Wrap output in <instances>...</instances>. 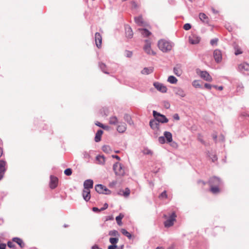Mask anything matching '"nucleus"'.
Returning <instances> with one entry per match:
<instances>
[{"label":"nucleus","mask_w":249,"mask_h":249,"mask_svg":"<svg viewBox=\"0 0 249 249\" xmlns=\"http://www.w3.org/2000/svg\"><path fill=\"white\" fill-rule=\"evenodd\" d=\"M58 182V179L57 177L51 175L50 176V187L53 189L55 188Z\"/></svg>","instance_id":"nucleus-15"},{"label":"nucleus","mask_w":249,"mask_h":249,"mask_svg":"<svg viewBox=\"0 0 249 249\" xmlns=\"http://www.w3.org/2000/svg\"><path fill=\"white\" fill-rule=\"evenodd\" d=\"M83 158L86 159H89L90 158V155L89 152L85 151L83 153Z\"/></svg>","instance_id":"nucleus-48"},{"label":"nucleus","mask_w":249,"mask_h":249,"mask_svg":"<svg viewBox=\"0 0 249 249\" xmlns=\"http://www.w3.org/2000/svg\"><path fill=\"white\" fill-rule=\"evenodd\" d=\"M6 245L5 244H0V249H5Z\"/></svg>","instance_id":"nucleus-57"},{"label":"nucleus","mask_w":249,"mask_h":249,"mask_svg":"<svg viewBox=\"0 0 249 249\" xmlns=\"http://www.w3.org/2000/svg\"><path fill=\"white\" fill-rule=\"evenodd\" d=\"M118 241V238H110L109 239V241L112 245H115L117 243Z\"/></svg>","instance_id":"nucleus-45"},{"label":"nucleus","mask_w":249,"mask_h":249,"mask_svg":"<svg viewBox=\"0 0 249 249\" xmlns=\"http://www.w3.org/2000/svg\"><path fill=\"white\" fill-rule=\"evenodd\" d=\"M64 174L67 176H71L72 174V170L71 168H67L64 171Z\"/></svg>","instance_id":"nucleus-46"},{"label":"nucleus","mask_w":249,"mask_h":249,"mask_svg":"<svg viewBox=\"0 0 249 249\" xmlns=\"http://www.w3.org/2000/svg\"><path fill=\"white\" fill-rule=\"evenodd\" d=\"M196 72L202 79L208 82L213 81L212 77L210 75L208 71H201L199 69H196Z\"/></svg>","instance_id":"nucleus-4"},{"label":"nucleus","mask_w":249,"mask_h":249,"mask_svg":"<svg viewBox=\"0 0 249 249\" xmlns=\"http://www.w3.org/2000/svg\"><path fill=\"white\" fill-rule=\"evenodd\" d=\"M183 28L185 30H189L191 28V25L190 23H186L184 25Z\"/></svg>","instance_id":"nucleus-50"},{"label":"nucleus","mask_w":249,"mask_h":249,"mask_svg":"<svg viewBox=\"0 0 249 249\" xmlns=\"http://www.w3.org/2000/svg\"><path fill=\"white\" fill-rule=\"evenodd\" d=\"M177 216L175 213L173 212L171 215L167 218V219L164 221V225L166 228H169L172 226L174 222L176 221V218Z\"/></svg>","instance_id":"nucleus-8"},{"label":"nucleus","mask_w":249,"mask_h":249,"mask_svg":"<svg viewBox=\"0 0 249 249\" xmlns=\"http://www.w3.org/2000/svg\"><path fill=\"white\" fill-rule=\"evenodd\" d=\"M167 197L168 195L166 191H164L159 196V198L160 199L167 198Z\"/></svg>","instance_id":"nucleus-41"},{"label":"nucleus","mask_w":249,"mask_h":249,"mask_svg":"<svg viewBox=\"0 0 249 249\" xmlns=\"http://www.w3.org/2000/svg\"><path fill=\"white\" fill-rule=\"evenodd\" d=\"M149 125L154 131V135L158 137L160 135V123L156 120H150Z\"/></svg>","instance_id":"nucleus-5"},{"label":"nucleus","mask_w":249,"mask_h":249,"mask_svg":"<svg viewBox=\"0 0 249 249\" xmlns=\"http://www.w3.org/2000/svg\"><path fill=\"white\" fill-rule=\"evenodd\" d=\"M125 55L126 57L130 58L132 56V52L129 51H125Z\"/></svg>","instance_id":"nucleus-49"},{"label":"nucleus","mask_w":249,"mask_h":249,"mask_svg":"<svg viewBox=\"0 0 249 249\" xmlns=\"http://www.w3.org/2000/svg\"><path fill=\"white\" fill-rule=\"evenodd\" d=\"M200 40V37L196 35L192 34L189 37V41L192 44H198Z\"/></svg>","instance_id":"nucleus-14"},{"label":"nucleus","mask_w":249,"mask_h":249,"mask_svg":"<svg viewBox=\"0 0 249 249\" xmlns=\"http://www.w3.org/2000/svg\"><path fill=\"white\" fill-rule=\"evenodd\" d=\"M218 42V39L216 38L212 39L210 41V43L212 46L216 45Z\"/></svg>","instance_id":"nucleus-47"},{"label":"nucleus","mask_w":249,"mask_h":249,"mask_svg":"<svg viewBox=\"0 0 249 249\" xmlns=\"http://www.w3.org/2000/svg\"><path fill=\"white\" fill-rule=\"evenodd\" d=\"M209 183L210 186H219L221 184V181L219 178L214 177L210 179Z\"/></svg>","instance_id":"nucleus-16"},{"label":"nucleus","mask_w":249,"mask_h":249,"mask_svg":"<svg viewBox=\"0 0 249 249\" xmlns=\"http://www.w3.org/2000/svg\"><path fill=\"white\" fill-rule=\"evenodd\" d=\"M112 157L113 158L116 159L118 160H121L120 158L118 156H117V155H112Z\"/></svg>","instance_id":"nucleus-61"},{"label":"nucleus","mask_w":249,"mask_h":249,"mask_svg":"<svg viewBox=\"0 0 249 249\" xmlns=\"http://www.w3.org/2000/svg\"><path fill=\"white\" fill-rule=\"evenodd\" d=\"M142 153L144 155H152L153 152L148 148H144L142 151Z\"/></svg>","instance_id":"nucleus-38"},{"label":"nucleus","mask_w":249,"mask_h":249,"mask_svg":"<svg viewBox=\"0 0 249 249\" xmlns=\"http://www.w3.org/2000/svg\"><path fill=\"white\" fill-rule=\"evenodd\" d=\"M213 87L214 88H215V89H218V90H222L223 89V88L222 86H213Z\"/></svg>","instance_id":"nucleus-60"},{"label":"nucleus","mask_w":249,"mask_h":249,"mask_svg":"<svg viewBox=\"0 0 249 249\" xmlns=\"http://www.w3.org/2000/svg\"><path fill=\"white\" fill-rule=\"evenodd\" d=\"M130 190L128 188H126L123 193V195L124 197H128L130 195Z\"/></svg>","instance_id":"nucleus-43"},{"label":"nucleus","mask_w":249,"mask_h":249,"mask_svg":"<svg viewBox=\"0 0 249 249\" xmlns=\"http://www.w3.org/2000/svg\"><path fill=\"white\" fill-rule=\"evenodd\" d=\"M213 57L216 62L220 63L222 59L221 52L218 49L214 50L213 52Z\"/></svg>","instance_id":"nucleus-17"},{"label":"nucleus","mask_w":249,"mask_h":249,"mask_svg":"<svg viewBox=\"0 0 249 249\" xmlns=\"http://www.w3.org/2000/svg\"><path fill=\"white\" fill-rule=\"evenodd\" d=\"M209 156L210 157L211 159H212L213 162L217 160L216 156L214 154H212L211 156L210 155Z\"/></svg>","instance_id":"nucleus-51"},{"label":"nucleus","mask_w":249,"mask_h":249,"mask_svg":"<svg viewBox=\"0 0 249 249\" xmlns=\"http://www.w3.org/2000/svg\"><path fill=\"white\" fill-rule=\"evenodd\" d=\"M204 87L205 88L210 89H211L212 86L208 83H205L204 84Z\"/></svg>","instance_id":"nucleus-54"},{"label":"nucleus","mask_w":249,"mask_h":249,"mask_svg":"<svg viewBox=\"0 0 249 249\" xmlns=\"http://www.w3.org/2000/svg\"><path fill=\"white\" fill-rule=\"evenodd\" d=\"M237 70L242 73L249 71V64L247 62H243L238 65Z\"/></svg>","instance_id":"nucleus-13"},{"label":"nucleus","mask_w":249,"mask_h":249,"mask_svg":"<svg viewBox=\"0 0 249 249\" xmlns=\"http://www.w3.org/2000/svg\"><path fill=\"white\" fill-rule=\"evenodd\" d=\"M124 119L125 121H126L129 125H134V123L132 120V119L130 115L128 114H124Z\"/></svg>","instance_id":"nucleus-33"},{"label":"nucleus","mask_w":249,"mask_h":249,"mask_svg":"<svg viewBox=\"0 0 249 249\" xmlns=\"http://www.w3.org/2000/svg\"><path fill=\"white\" fill-rule=\"evenodd\" d=\"M95 191L99 193L106 195H109L111 193V191L108 190L106 186L102 184H99L95 186Z\"/></svg>","instance_id":"nucleus-7"},{"label":"nucleus","mask_w":249,"mask_h":249,"mask_svg":"<svg viewBox=\"0 0 249 249\" xmlns=\"http://www.w3.org/2000/svg\"><path fill=\"white\" fill-rule=\"evenodd\" d=\"M192 85L195 88H200L201 85L199 84V81L197 80H195L192 82Z\"/></svg>","instance_id":"nucleus-39"},{"label":"nucleus","mask_w":249,"mask_h":249,"mask_svg":"<svg viewBox=\"0 0 249 249\" xmlns=\"http://www.w3.org/2000/svg\"><path fill=\"white\" fill-rule=\"evenodd\" d=\"M153 71V67H145L141 71V73L144 75H148Z\"/></svg>","instance_id":"nucleus-25"},{"label":"nucleus","mask_w":249,"mask_h":249,"mask_svg":"<svg viewBox=\"0 0 249 249\" xmlns=\"http://www.w3.org/2000/svg\"><path fill=\"white\" fill-rule=\"evenodd\" d=\"M124 216V215L123 214L120 213V214L116 217V222L119 226L122 225V219L123 218Z\"/></svg>","instance_id":"nucleus-36"},{"label":"nucleus","mask_w":249,"mask_h":249,"mask_svg":"<svg viewBox=\"0 0 249 249\" xmlns=\"http://www.w3.org/2000/svg\"><path fill=\"white\" fill-rule=\"evenodd\" d=\"M121 231L123 234L128 237L129 239H130L131 238V234L129 232H128L125 229H122Z\"/></svg>","instance_id":"nucleus-37"},{"label":"nucleus","mask_w":249,"mask_h":249,"mask_svg":"<svg viewBox=\"0 0 249 249\" xmlns=\"http://www.w3.org/2000/svg\"><path fill=\"white\" fill-rule=\"evenodd\" d=\"M91 249H99L98 247L96 245H94L92 247Z\"/></svg>","instance_id":"nucleus-64"},{"label":"nucleus","mask_w":249,"mask_h":249,"mask_svg":"<svg viewBox=\"0 0 249 249\" xmlns=\"http://www.w3.org/2000/svg\"><path fill=\"white\" fill-rule=\"evenodd\" d=\"M83 186L84 189L90 190L93 188V181L90 179H87L84 182Z\"/></svg>","instance_id":"nucleus-20"},{"label":"nucleus","mask_w":249,"mask_h":249,"mask_svg":"<svg viewBox=\"0 0 249 249\" xmlns=\"http://www.w3.org/2000/svg\"><path fill=\"white\" fill-rule=\"evenodd\" d=\"M143 50L145 51V52L148 54L153 55L156 54V53L151 49V42L148 40H145V44L143 47Z\"/></svg>","instance_id":"nucleus-9"},{"label":"nucleus","mask_w":249,"mask_h":249,"mask_svg":"<svg viewBox=\"0 0 249 249\" xmlns=\"http://www.w3.org/2000/svg\"><path fill=\"white\" fill-rule=\"evenodd\" d=\"M153 86L160 92L166 93L167 91V87L162 83L156 82L153 83Z\"/></svg>","instance_id":"nucleus-10"},{"label":"nucleus","mask_w":249,"mask_h":249,"mask_svg":"<svg viewBox=\"0 0 249 249\" xmlns=\"http://www.w3.org/2000/svg\"><path fill=\"white\" fill-rule=\"evenodd\" d=\"M153 115L155 119H156L159 123H166L168 122V119L165 115H162L155 110L153 111Z\"/></svg>","instance_id":"nucleus-6"},{"label":"nucleus","mask_w":249,"mask_h":249,"mask_svg":"<svg viewBox=\"0 0 249 249\" xmlns=\"http://www.w3.org/2000/svg\"><path fill=\"white\" fill-rule=\"evenodd\" d=\"M102 150L106 153H108L110 150V148L108 145H104L102 147Z\"/></svg>","instance_id":"nucleus-44"},{"label":"nucleus","mask_w":249,"mask_h":249,"mask_svg":"<svg viewBox=\"0 0 249 249\" xmlns=\"http://www.w3.org/2000/svg\"><path fill=\"white\" fill-rule=\"evenodd\" d=\"M199 18L202 22L204 23H208L209 22L208 17L203 13H199Z\"/></svg>","instance_id":"nucleus-24"},{"label":"nucleus","mask_w":249,"mask_h":249,"mask_svg":"<svg viewBox=\"0 0 249 249\" xmlns=\"http://www.w3.org/2000/svg\"><path fill=\"white\" fill-rule=\"evenodd\" d=\"M167 81L171 84H176L178 82V79L174 76L171 75L168 77Z\"/></svg>","instance_id":"nucleus-35"},{"label":"nucleus","mask_w":249,"mask_h":249,"mask_svg":"<svg viewBox=\"0 0 249 249\" xmlns=\"http://www.w3.org/2000/svg\"><path fill=\"white\" fill-rule=\"evenodd\" d=\"M173 46V43L165 39H161L158 42V47L160 50L163 53L170 51Z\"/></svg>","instance_id":"nucleus-1"},{"label":"nucleus","mask_w":249,"mask_h":249,"mask_svg":"<svg viewBox=\"0 0 249 249\" xmlns=\"http://www.w3.org/2000/svg\"><path fill=\"white\" fill-rule=\"evenodd\" d=\"M173 71L174 74L178 76H180L182 73V71L181 67L179 65H177L174 68Z\"/></svg>","instance_id":"nucleus-26"},{"label":"nucleus","mask_w":249,"mask_h":249,"mask_svg":"<svg viewBox=\"0 0 249 249\" xmlns=\"http://www.w3.org/2000/svg\"><path fill=\"white\" fill-rule=\"evenodd\" d=\"M12 241L13 242L17 243L19 247L20 248H24L25 247V244H24V242L23 241V240L21 239H20L19 238L14 237L12 239Z\"/></svg>","instance_id":"nucleus-22"},{"label":"nucleus","mask_w":249,"mask_h":249,"mask_svg":"<svg viewBox=\"0 0 249 249\" xmlns=\"http://www.w3.org/2000/svg\"><path fill=\"white\" fill-rule=\"evenodd\" d=\"M107 207H108V204H107V203H105V204H104V207L101 208V211H103V210H105V209H107Z\"/></svg>","instance_id":"nucleus-59"},{"label":"nucleus","mask_w":249,"mask_h":249,"mask_svg":"<svg viewBox=\"0 0 249 249\" xmlns=\"http://www.w3.org/2000/svg\"><path fill=\"white\" fill-rule=\"evenodd\" d=\"M173 118L174 120L178 121L180 119L179 116L178 114L175 113L173 115Z\"/></svg>","instance_id":"nucleus-53"},{"label":"nucleus","mask_w":249,"mask_h":249,"mask_svg":"<svg viewBox=\"0 0 249 249\" xmlns=\"http://www.w3.org/2000/svg\"><path fill=\"white\" fill-rule=\"evenodd\" d=\"M109 235L114 236H117L119 235V233L116 230H112L109 231Z\"/></svg>","instance_id":"nucleus-42"},{"label":"nucleus","mask_w":249,"mask_h":249,"mask_svg":"<svg viewBox=\"0 0 249 249\" xmlns=\"http://www.w3.org/2000/svg\"><path fill=\"white\" fill-rule=\"evenodd\" d=\"M165 107L166 108H168L169 107H170V104L168 103V102H166L165 104Z\"/></svg>","instance_id":"nucleus-62"},{"label":"nucleus","mask_w":249,"mask_h":249,"mask_svg":"<svg viewBox=\"0 0 249 249\" xmlns=\"http://www.w3.org/2000/svg\"><path fill=\"white\" fill-rule=\"evenodd\" d=\"M118 119L115 116H112L109 118V124L111 125H116L118 124Z\"/></svg>","instance_id":"nucleus-28"},{"label":"nucleus","mask_w":249,"mask_h":249,"mask_svg":"<svg viewBox=\"0 0 249 249\" xmlns=\"http://www.w3.org/2000/svg\"><path fill=\"white\" fill-rule=\"evenodd\" d=\"M117 247L116 245H110L108 247L107 249H115Z\"/></svg>","instance_id":"nucleus-58"},{"label":"nucleus","mask_w":249,"mask_h":249,"mask_svg":"<svg viewBox=\"0 0 249 249\" xmlns=\"http://www.w3.org/2000/svg\"><path fill=\"white\" fill-rule=\"evenodd\" d=\"M92 211H93L94 212H99L101 211V209H98V208H97V207H93V208H92Z\"/></svg>","instance_id":"nucleus-56"},{"label":"nucleus","mask_w":249,"mask_h":249,"mask_svg":"<svg viewBox=\"0 0 249 249\" xmlns=\"http://www.w3.org/2000/svg\"><path fill=\"white\" fill-rule=\"evenodd\" d=\"M113 170L117 176H124L125 174V170L124 166L120 162L115 163L113 166Z\"/></svg>","instance_id":"nucleus-3"},{"label":"nucleus","mask_w":249,"mask_h":249,"mask_svg":"<svg viewBox=\"0 0 249 249\" xmlns=\"http://www.w3.org/2000/svg\"><path fill=\"white\" fill-rule=\"evenodd\" d=\"M135 21L136 23L139 26H144L145 23L143 20V18L142 16H139L135 18Z\"/></svg>","instance_id":"nucleus-27"},{"label":"nucleus","mask_w":249,"mask_h":249,"mask_svg":"<svg viewBox=\"0 0 249 249\" xmlns=\"http://www.w3.org/2000/svg\"><path fill=\"white\" fill-rule=\"evenodd\" d=\"M198 183L199 184L201 183L202 184V185H204L206 183L204 181H203L202 180H200L198 181Z\"/></svg>","instance_id":"nucleus-63"},{"label":"nucleus","mask_w":249,"mask_h":249,"mask_svg":"<svg viewBox=\"0 0 249 249\" xmlns=\"http://www.w3.org/2000/svg\"><path fill=\"white\" fill-rule=\"evenodd\" d=\"M7 246L9 248H15V245L13 243V242L11 241H8L7 243Z\"/></svg>","instance_id":"nucleus-52"},{"label":"nucleus","mask_w":249,"mask_h":249,"mask_svg":"<svg viewBox=\"0 0 249 249\" xmlns=\"http://www.w3.org/2000/svg\"><path fill=\"white\" fill-rule=\"evenodd\" d=\"M126 130V124L124 122H119L117 126V130L118 132L123 133Z\"/></svg>","instance_id":"nucleus-18"},{"label":"nucleus","mask_w":249,"mask_h":249,"mask_svg":"<svg viewBox=\"0 0 249 249\" xmlns=\"http://www.w3.org/2000/svg\"><path fill=\"white\" fill-rule=\"evenodd\" d=\"M82 196L83 199L86 202L89 201L91 197L90 190L84 189L82 192Z\"/></svg>","instance_id":"nucleus-21"},{"label":"nucleus","mask_w":249,"mask_h":249,"mask_svg":"<svg viewBox=\"0 0 249 249\" xmlns=\"http://www.w3.org/2000/svg\"><path fill=\"white\" fill-rule=\"evenodd\" d=\"M233 49L234 50V54L235 55H238L243 53L240 47L235 43L233 45Z\"/></svg>","instance_id":"nucleus-29"},{"label":"nucleus","mask_w":249,"mask_h":249,"mask_svg":"<svg viewBox=\"0 0 249 249\" xmlns=\"http://www.w3.org/2000/svg\"><path fill=\"white\" fill-rule=\"evenodd\" d=\"M95 125L98 126H99L101 128L103 127V125L102 124H101V123L99 122H97L95 123Z\"/></svg>","instance_id":"nucleus-55"},{"label":"nucleus","mask_w":249,"mask_h":249,"mask_svg":"<svg viewBox=\"0 0 249 249\" xmlns=\"http://www.w3.org/2000/svg\"><path fill=\"white\" fill-rule=\"evenodd\" d=\"M173 141V136L172 133L169 131H165L163 136L158 138V142L160 144L170 143Z\"/></svg>","instance_id":"nucleus-2"},{"label":"nucleus","mask_w":249,"mask_h":249,"mask_svg":"<svg viewBox=\"0 0 249 249\" xmlns=\"http://www.w3.org/2000/svg\"><path fill=\"white\" fill-rule=\"evenodd\" d=\"M96 160L99 164L104 165L105 163V159L103 156H97L96 157Z\"/></svg>","instance_id":"nucleus-31"},{"label":"nucleus","mask_w":249,"mask_h":249,"mask_svg":"<svg viewBox=\"0 0 249 249\" xmlns=\"http://www.w3.org/2000/svg\"><path fill=\"white\" fill-rule=\"evenodd\" d=\"M6 162L5 160H0V180H1L6 171Z\"/></svg>","instance_id":"nucleus-11"},{"label":"nucleus","mask_w":249,"mask_h":249,"mask_svg":"<svg viewBox=\"0 0 249 249\" xmlns=\"http://www.w3.org/2000/svg\"><path fill=\"white\" fill-rule=\"evenodd\" d=\"M138 31L143 36H148L151 34V33L146 29H139Z\"/></svg>","instance_id":"nucleus-30"},{"label":"nucleus","mask_w":249,"mask_h":249,"mask_svg":"<svg viewBox=\"0 0 249 249\" xmlns=\"http://www.w3.org/2000/svg\"><path fill=\"white\" fill-rule=\"evenodd\" d=\"M102 38L99 33H96L95 34V41L96 46L99 48L101 47Z\"/></svg>","instance_id":"nucleus-19"},{"label":"nucleus","mask_w":249,"mask_h":249,"mask_svg":"<svg viewBox=\"0 0 249 249\" xmlns=\"http://www.w3.org/2000/svg\"><path fill=\"white\" fill-rule=\"evenodd\" d=\"M99 66L102 71L105 73L108 74V72L106 71V65L103 63H99Z\"/></svg>","instance_id":"nucleus-40"},{"label":"nucleus","mask_w":249,"mask_h":249,"mask_svg":"<svg viewBox=\"0 0 249 249\" xmlns=\"http://www.w3.org/2000/svg\"><path fill=\"white\" fill-rule=\"evenodd\" d=\"M125 31L127 37L131 38L133 37V33L131 28L129 26L126 25L125 26Z\"/></svg>","instance_id":"nucleus-23"},{"label":"nucleus","mask_w":249,"mask_h":249,"mask_svg":"<svg viewBox=\"0 0 249 249\" xmlns=\"http://www.w3.org/2000/svg\"><path fill=\"white\" fill-rule=\"evenodd\" d=\"M210 191L213 194H217L220 192L219 186H210Z\"/></svg>","instance_id":"nucleus-34"},{"label":"nucleus","mask_w":249,"mask_h":249,"mask_svg":"<svg viewBox=\"0 0 249 249\" xmlns=\"http://www.w3.org/2000/svg\"><path fill=\"white\" fill-rule=\"evenodd\" d=\"M103 133V131L102 130H99L96 133L94 140L96 142H99L101 141V136Z\"/></svg>","instance_id":"nucleus-32"},{"label":"nucleus","mask_w":249,"mask_h":249,"mask_svg":"<svg viewBox=\"0 0 249 249\" xmlns=\"http://www.w3.org/2000/svg\"><path fill=\"white\" fill-rule=\"evenodd\" d=\"M173 91L176 95L181 98L185 97L186 96V93L185 90L180 87H176L173 89Z\"/></svg>","instance_id":"nucleus-12"}]
</instances>
